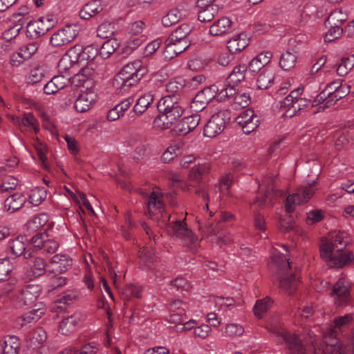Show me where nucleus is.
Masks as SVG:
<instances>
[{"instance_id":"23","label":"nucleus","mask_w":354,"mask_h":354,"mask_svg":"<svg viewBox=\"0 0 354 354\" xmlns=\"http://www.w3.org/2000/svg\"><path fill=\"white\" fill-rule=\"evenodd\" d=\"M26 198L21 192H16L9 196L4 201V209L13 213L19 210L26 203Z\"/></svg>"},{"instance_id":"38","label":"nucleus","mask_w":354,"mask_h":354,"mask_svg":"<svg viewBox=\"0 0 354 354\" xmlns=\"http://www.w3.org/2000/svg\"><path fill=\"white\" fill-rule=\"evenodd\" d=\"M297 59V52L288 50L281 54L279 60V66L284 71H290L295 67Z\"/></svg>"},{"instance_id":"7","label":"nucleus","mask_w":354,"mask_h":354,"mask_svg":"<svg viewBox=\"0 0 354 354\" xmlns=\"http://www.w3.org/2000/svg\"><path fill=\"white\" fill-rule=\"evenodd\" d=\"M337 332L329 330L324 337V343L315 348L313 354H347L346 346L337 338Z\"/></svg>"},{"instance_id":"58","label":"nucleus","mask_w":354,"mask_h":354,"mask_svg":"<svg viewBox=\"0 0 354 354\" xmlns=\"http://www.w3.org/2000/svg\"><path fill=\"white\" fill-rule=\"evenodd\" d=\"M18 185V180L14 177L5 178L0 184L1 192H9L16 189Z\"/></svg>"},{"instance_id":"34","label":"nucleus","mask_w":354,"mask_h":354,"mask_svg":"<svg viewBox=\"0 0 354 354\" xmlns=\"http://www.w3.org/2000/svg\"><path fill=\"white\" fill-rule=\"evenodd\" d=\"M153 101L154 97L153 94L151 93H145L138 99L133 111L136 115H142L146 112Z\"/></svg>"},{"instance_id":"60","label":"nucleus","mask_w":354,"mask_h":354,"mask_svg":"<svg viewBox=\"0 0 354 354\" xmlns=\"http://www.w3.org/2000/svg\"><path fill=\"white\" fill-rule=\"evenodd\" d=\"M298 13V19L299 24L304 25L311 19L313 12L311 6H305L302 8H299Z\"/></svg>"},{"instance_id":"20","label":"nucleus","mask_w":354,"mask_h":354,"mask_svg":"<svg viewBox=\"0 0 354 354\" xmlns=\"http://www.w3.org/2000/svg\"><path fill=\"white\" fill-rule=\"evenodd\" d=\"M51 28V24H46L38 19L27 23L26 35L30 38H39L44 35Z\"/></svg>"},{"instance_id":"19","label":"nucleus","mask_w":354,"mask_h":354,"mask_svg":"<svg viewBox=\"0 0 354 354\" xmlns=\"http://www.w3.org/2000/svg\"><path fill=\"white\" fill-rule=\"evenodd\" d=\"M82 319V316L80 313H74L62 320L59 326V331L62 335H68L74 333L77 326Z\"/></svg>"},{"instance_id":"1","label":"nucleus","mask_w":354,"mask_h":354,"mask_svg":"<svg viewBox=\"0 0 354 354\" xmlns=\"http://www.w3.org/2000/svg\"><path fill=\"white\" fill-rule=\"evenodd\" d=\"M350 243L348 234L343 231L331 232L329 239L322 240L320 255L326 261H330L337 268H341L354 260L352 251L346 250Z\"/></svg>"},{"instance_id":"40","label":"nucleus","mask_w":354,"mask_h":354,"mask_svg":"<svg viewBox=\"0 0 354 354\" xmlns=\"http://www.w3.org/2000/svg\"><path fill=\"white\" fill-rule=\"evenodd\" d=\"M247 67L245 65H238L235 66L233 71L228 75L226 82H230L233 85H236L245 79Z\"/></svg>"},{"instance_id":"47","label":"nucleus","mask_w":354,"mask_h":354,"mask_svg":"<svg viewBox=\"0 0 354 354\" xmlns=\"http://www.w3.org/2000/svg\"><path fill=\"white\" fill-rule=\"evenodd\" d=\"M150 153V145L147 140L141 142L134 149L133 159L140 161Z\"/></svg>"},{"instance_id":"30","label":"nucleus","mask_w":354,"mask_h":354,"mask_svg":"<svg viewBox=\"0 0 354 354\" xmlns=\"http://www.w3.org/2000/svg\"><path fill=\"white\" fill-rule=\"evenodd\" d=\"M147 214L150 218L158 213L162 214L165 211V207L162 200L154 192H151L147 202Z\"/></svg>"},{"instance_id":"16","label":"nucleus","mask_w":354,"mask_h":354,"mask_svg":"<svg viewBox=\"0 0 354 354\" xmlns=\"http://www.w3.org/2000/svg\"><path fill=\"white\" fill-rule=\"evenodd\" d=\"M200 120L198 114L185 117L175 126L174 131L178 136H185L196 128Z\"/></svg>"},{"instance_id":"51","label":"nucleus","mask_w":354,"mask_h":354,"mask_svg":"<svg viewBox=\"0 0 354 354\" xmlns=\"http://www.w3.org/2000/svg\"><path fill=\"white\" fill-rule=\"evenodd\" d=\"M99 46L95 44L82 46V62H88L95 58L98 53Z\"/></svg>"},{"instance_id":"49","label":"nucleus","mask_w":354,"mask_h":354,"mask_svg":"<svg viewBox=\"0 0 354 354\" xmlns=\"http://www.w3.org/2000/svg\"><path fill=\"white\" fill-rule=\"evenodd\" d=\"M82 46L76 44L71 47L64 55L67 56L74 64L82 63Z\"/></svg>"},{"instance_id":"25","label":"nucleus","mask_w":354,"mask_h":354,"mask_svg":"<svg viewBox=\"0 0 354 354\" xmlns=\"http://www.w3.org/2000/svg\"><path fill=\"white\" fill-rule=\"evenodd\" d=\"M20 343L17 337L7 336L0 341V354H18Z\"/></svg>"},{"instance_id":"46","label":"nucleus","mask_w":354,"mask_h":354,"mask_svg":"<svg viewBox=\"0 0 354 354\" xmlns=\"http://www.w3.org/2000/svg\"><path fill=\"white\" fill-rule=\"evenodd\" d=\"M354 67V56L342 57L341 62L337 65V73L339 76L347 75Z\"/></svg>"},{"instance_id":"13","label":"nucleus","mask_w":354,"mask_h":354,"mask_svg":"<svg viewBox=\"0 0 354 354\" xmlns=\"http://www.w3.org/2000/svg\"><path fill=\"white\" fill-rule=\"evenodd\" d=\"M40 295V289L37 285H28L22 288L15 297V301L19 306L33 304Z\"/></svg>"},{"instance_id":"42","label":"nucleus","mask_w":354,"mask_h":354,"mask_svg":"<svg viewBox=\"0 0 354 354\" xmlns=\"http://www.w3.org/2000/svg\"><path fill=\"white\" fill-rule=\"evenodd\" d=\"M120 44L117 39L111 38L106 40L101 46L100 50V55L104 58H108L119 47Z\"/></svg>"},{"instance_id":"6","label":"nucleus","mask_w":354,"mask_h":354,"mask_svg":"<svg viewBox=\"0 0 354 354\" xmlns=\"http://www.w3.org/2000/svg\"><path fill=\"white\" fill-rule=\"evenodd\" d=\"M231 119V111L223 109L213 114L203 128V134L209 138H214L221 133Z\"/></svg>"},{"instance_id":"21","label":"nucleus","mask_w":354,"mask_h":354,"mask_svg":"<svg viewBox=\"0 0 354 354\" xmlns=\"http://www.w3.org/2000/svg\"><path fill=\"white\" fill-rule=\"evenodd\" d=\"M247 34L241 32L234 35L228 41L227 48L232 54L239 53L249 45Z\"/></svg>"},{"instance_id":"35","label":"nucleus","mask_w":354,"mask_h":354,"mask_svg":"<svg viewBox=\"0 0 354 354\" xmlns=\"http://www.w3.org/2000/svg\"><path fill=\"white\" fill-rule=\"evenodd\" d=\"M210 170V165L208 162L198 164L191 169L189 178L191 181L197 183H201L202 179L209 174Z\"/></svg>"},{"instance_id":"5","label":"nucleus","mask_w":354,"mask_h":354,"mask_svg":"<svg viewBox=\"0 0 354 354\" xmlns=\"http://www.w3.org/2000/svg\"><path fill=\"white\" fill-rule=\"evenodd\" d=\"M168 232L173 238L180 239L183 244L190 251L196 252L199 245V240L193 232L187 227L185 221L171 222L168 225Z\"/></svg>"},{"instance_id":"11","label":"nucleus","mask_w":354,"mask_h":354,"mask_svg":"<svg viewBox=\"0 0 354 354\" xmlns=\"http://www.w3.org/2000/svg\"><path fill=\"white\" fill-rule=\"evenodd\" d=\"M330 296L333 298L337 306L343 307L349 305L351 302V295L347 281L340 278L333 285Z\"/></svg>"},{"instance_id":"59","label":"nucleus","mask_w":354,"mask_h":354,"mask_svg":"<svg viewBox=\"0 0 354 354\" xmlns=\"http://www.w3.org/2000/svg\"><path fill=\"white\" fill-rule=\"evenodd\" d=\"M12 268L10 261L7 259H1L0 262V282L6 281L12 276Z\"/></svg>"},{"instance_id":"29","label":"nucleus","mask_w":354,"mask_h":354,"mask_svg":"<svg viewBox=\"0 0 354 354\" xmlns=\"http://www.w3.org/2000/svg\"><path fill=\"white\" fill-rule=\"evenodd\" d=\"M190 45V41H165L164 53L166 56L171 58L184 52Z\"/></svg>"},{"instance_id":"17","label":"nucleus","mask_w":354,"mask_h":354,"mask_svg":"<svg viewBox=\"0 0 354 354\" xmlns=\"http://www.w3.org/2000/svg\"><path fill=\"white\" fill-rule=\"evenodd\" d=\"M26 241L27 239L25 236H19L10 240L8 247L16 257L24 255V259H29L32 257V252L31 249H26Z\"/></svg>"},{"instance_id":"36","label":"nucleus","mask_w":354,"mask_h":354,"mask_svg":"<svg viewBox=\"0 0 354 354\" xmlns=\"http://www.w3.org/2000/svg\"><path fill=\"white\" fill-rule=\"evenodd\" d=\"M156 257L153 249L145 248L140 252V266L148 269L155 266Z\"/></svg>"},{"instance_id":"43","label":"nucleus","mask_w":354,"mask_h":354,"mask_svg":"<svg viewBox=\"0 0 354 354\" xmlns=\"http://www.w3.org/2000/svg\"><path fill=\"white\" fill-rule=\"evenodd\" d=\"M16 122L19 126L32 127L35 133L39 131L38 120L31 113H24L21 119L17 118Z\"/></svg>"},{"instance_id":"26","label":"nucleus","mask_w":354,"mask_h":354,"mask_svg":"<svg viewBox=\"0 0 354 354\" xmlns=\"http://www.w3.org/2000/svg\"><path fill=\"white\" fill-rule=\"evenodd\" d=\"M232 22L226 17H223L215 21L209 27V34L213 36H220L228 32L232 28Z\"/></svg>"},{"instance_id":"22","label":"nucleus","mask_w":354,"mask_h":354,"mask_svg":"<svg viewBox=\"0 0 354 354\" xmlns=\"http://www.w3.org/2000/svg\"><path fill=\"white\" fill-rule=\"evenodd\" d=\"M41 305V304H35V307L38 306V308H34L32 310L17 317L16 319L17 324L21 327H23L28 324L35 323L37 322L45 313V309L44 308L39 307Z\"/></svg>"},{"instance_id":"62","label":"nucleus","mask_w":354,"mask_h":354,"mask_svg":"<svg viewBox=\"0 0 354 354\" xmlns=\"http://www.w3.org/2000/svg\"><path fill=\"white\" fill-rule=\"evenodd\" d=\"M3 283L1 287V293L3 295L8 296L9 294L15 289L17 283V279L13 276L9 277Z\"/></svg>"},{"instance_id":"3","label":"nucleus","mask_w":354,"mask_h":354,"mask_svg":"<svg viewBox=\"0 0 354 354\" xmlns=\"http://www.w3.org/2000/svg\"><path fill=\"white\" fill-rule=\"evenodd\" d=\"M146 68L142 66L140 60H136L126 64L114 77L113 86L116 89L126 91L127 88L136 84L145 75Z\"/></svg>"},{"instance_id":"48","label":"nucleus","mask_w":354,"mask_h":354,"mask_svg":"<svg viewBox=\"0 0 354 354\" xmlns=\"http://www.w3.org/2000/svg\"><path fill=\"white\" fill-rule=\"evenodd\" d=\"M351 86L347 84H342L339 88H335V93L333 95L332 99L328 103L329 105H334L338 100L345 97L351 93Z\"/></svg>"},{"instance_id":"53","label":"nucleus","mask_w":354,"mask_h":354,"mask_svg":"<svg viewBox=\"0 0 354 354\" xmlns=\"http://www.w3.org/2000/svg\"><path fill=\"white\" fill-rule=\"evenodd\" d=\"M273 192L274 189L272 188L268 189L264 194L257 196L252 204L257 205L260 209H263L266 206L267 201L272 200Z\"/></svg>"},{"instance_id":"33","label":"nucleus","mask_w":354,"mask_h":354,"mask_svg":"<svg viewBox=\"0 0 354 354\" xmlns=\"http://www.w3.org/2000/svg\"><path fill=\"white\" fill-rule=\"evenodd\" d=\"M102 10L98 1H93L86 3L80 11V17L82 19L88 20L97 15Z\"/></svg>"},{"instance_id":"27","label":"nucleus","mask_w":354,"mask_h":354,"mask_svg":"<svg viewBox=\"0 0 354 354\" xmlns=\"http://www.w3.org/2000/svg\"><path fill=\"white\" fill-rule=\"evenodd\" d=\"M193 27L188 24H183L178 26L170 36L165 40L166 42L189 41L187 38L192 32Z\"/></svg>"},{"instance_id":"12","label":"nucleus","mask_w":354,"mask_h":354,"mask_svg":"<svg viewBox=\"0 0 354 354\" xmlns=\"http://www.w3.org/2000/svg\"><path fill=\"white\" fill-rule=\"evenodd\" d=\"M218 88L215 85L207 86L200 91L191 102V109L196 113L203 111L215 97Z\"/></svg>"},{"instance_id":"24","label":"nucleus","mask_w":354,"mask_h":354,"mask_svg":"<svg viewBox=\"0 0 354 354\" xmlns=\"http://www.w3.org/2000/svg\"><path fill=\"white\" fill-rule=\"evenodd\" d=\"M68 79L63 75L54 76L50 80L45 83L43 88L44 92L47 95H52L57 93L59 90L64 88L67 85Z\"/></svg>"},{"instance_id":"44","label":"nucleus","mask_w":354,"mask_h":354,"mask_svg":"<svg viewBox=\"0 0 354 354\" xmlns=\"http://www.w3.org/2000/svg\"><path fill=\"white\" fill-rule=\"evenodd\" d=\"M272 303V299L269 297L257 301L253 308L254 315L260 318L262 317L263 314L270 308Z\"/></svg>"},{"instance_id":"41","label":"nucleus","mask_w":354,"mask_h":354,"mask_svg":"<svg viewBox=\"0 0 354 354\" xmlns=\"http://www.w3.org/2000/svg\"><path fill=\"white\" fill-rule=\"evenodd\" d=\"M46 189L43 187H37L30 190L29 194V202L32 205L37 206L46 199Z\"/></svg>"},{"instance_id":"54","label":"nucleus","mask_w":354,"mask_h":354,"mask_svg":"<svg viewBox=\"0 0 354 354\" xmlns=\"http://www.w3.org/2000/svg\"><path fill=\"white\" fill-rule=\"evenodd\" d=\"M254 116H258L254 113V110L248 109L241 112L239 115L236 118V121L240 127L249 124L250 121H252Z\"/></svg>"},{"instance_id":"45","label":"nucleus","mask_w":354,"mask_h":354,"mask_svg":"<svg viewBox=\"0 0 354 354\" xmlns=\"http://www.w3.org/2000/svg\"><path fill=\"white\" fill-rule=\"evenodd\" d=\"M115 32V24L106 21L101 24L97 28V35L102 39H111Z\"/></svg>"},{"instance_id":"61","label":"nucleus","mask_w":354,"mask_h":354,"mask_svg":"<svg viewBox=\"0 0 354 354\" xmlns=\"http://www.w3.org/2000/svg\"><path fill=\"white\" fill-rule=\"evenodd\" d=\"M342 34H344V29L337 25L331 26L328 31L326 33L325 41H332L338 39Z\"/></svg>"},{"instance_id":"28","label":"nucleus","mask_w":354,"mask_h":354,"mask_svg":"<svg viewBox=\"0 0 354 354\" xmlns=\"http://www.w3.org/2000/svg\"><path fill=\"white\" fill-rule=\"evenodd\" d=\"M46 338V331L42 328H37L28 333L26 341L29 347L35 349L39 348Z\"/></svg>"},{"instance_id":"4","label":"nucleus","mask_w":354,"mask_h":354,"mask_svg":"<svg viewBox=\"0 0 354 354\" xmlns=\"http://www.w3.org/2000/svg\"><path fill=\"white\" fill-rule=\"evenodd\" d=\"M272 260L277 266L279 288L288 295H292L297 288L299 281L295 274H288L290 268V262L281 254L273 255Z\"/></svg>"},{"instance_id":"63","label":"nucleus","mask_w":354,"mask_h":354,"mask_svg":"<svg viewBox=\"0 0 354 354\" xmlns=\"http://www.w3.org/2000/svg\"><path fill=\"white\" fill-rule=\"evenodd\" d=\"M324 218V212L321 209H314L307 213L306 223L308 225H313L321 221Z\"/></svg>"},{"instance_id":"10","label":"nucleus","mask_w":354,"mask_h":354,"mask_svg":"<svg viewBox=\"0 0 354 354\" xmlns=\"http://www.w3.org/2000/svg\"><path fill=\"white\" fill-rule=\"evenodd\" d=\"M80 28L75 24H68L55 32L50 38V44L61 47L73 41L79 35Z\"/></svg>"},{"instance_id":"50","label":"nucleus","mask_w":354,"mask_h":354,"mask_svg":"<svg viewBox=\"0 0 354 354\" xmlns=\"http://www.w3.org/2000/svg\"><path fill=\"white\" fill-rule=\"evenodd\" d=\"M180 19V12L178 9H172L162 17V24L165 27H169L178 22Z\"/></svg>"},{"instance_id":"55","label":"nucleus","mask_w":354,"mask_h":354,"mask_svg":"<svg viewBox=\"0 0 354 354\" xmlns=\"http://www.w3.org/2000/svg\"><path fill=\"white\" fill-rule=\"evenodd\" d=\"M121 297L126 304L127 301H129L131 297H140V292L136 286L133 285H127L122 288L120 292Z\"/></svg>"},{"instance_id":"56","label":"nucleus","mask_w":354,"mask_h":354,"mask_svg":"<svg viewBox=\"0 0 354 354\" xmlns=\"http://www.w3.org/2000/svg\"><path fill=\"white\" fill-rule=\"evenodd\" d=\"M327 91H328L326 90V88H324V89L322 91H321L313 100V106H317L322 103H324L323 109L331 106L332 105H329V104L328 103V102H329L330 99H332V97L330 95L331 93H327Z\"/></svg>"},{"instance_id":"32","label":"nucleus","mask_w":354,"mask_h":354,"mask_svg":"<svg viewBox=\"0 0 354 354\" xmlns=\"http://www.w3.org/2000/svg\"><path fill=\"white\" fill-rule=\"evenodd\" d=\"M30 259L31 261L29 265L31 277L37 278L43 275L47 270V264L44 259L33 255Z\"/></svg>"},{"instance_id":"52","label":"nucleus","mask_w":354,"mask_h":354,"mask_svg":"<svg viewBox=\"0 0 354 354\" xmlns=\"http://www.w3.org/2000/svg\"><path fill=\"white\" fill-rule=\"evenodd\" d=\"M46 238H48L46 232H38L32 237L31 243L33 248L30 249L32 254L37 250L43 249Z\"/></svg>"},{"instance_id":"18","label":"nucleus","mask_w":354,"mask_h":354,"mask_svg":"<svg viewBox=\"0 0 354 354\" xmlns=\"http://www.w3.org/2000/svg\"><path fill=\"white\" fill-rule=\"evenodd\" d=\"M50 263L53 268L48 271L55 274H61L71 267L72 259L66 254H57L51 258Z\"/></svg>"},{"instance_id":"39","label":"nucleus","mask_w":354,"mask_h":354,"mask_svg":"<svg viewBox=\"0 0 354 354\" xmlns=\"http://www.w3.org/2000/svg\"><path fill=\"white\" fill-rule=\"evenodd\" d=\"M219 8L217 5H210L209 7L198 8V19L202 23H208L212 21L218 14Z\"/></svg>"},{"instance_id":"57","label":"nucleus","mask_w":354,"mask_h":354,"mask_svg":"<svg viewBox=\"0 0 354 354\" xmlns=\"http://www.w3.org/2000/svg\"><path fill=\"white\" fill-rule=\"evenodd\" d=\"M236 85H233L230 82H226V86L223 88L221 91L218 89L217 93L220 96L221 100H225L226 98L234 97L237 95Z\"/></svg>"},{"instance_id":"2","label":"nucleus","mask_w":354,"mask_h":354,"mask_svg":"<svg viewBox=\"0 0 354 354\" xmlns=\"http://www.w3.org/2000/svg\"><path fill=\"white\" fill-rule=\"evenodd\" d=\"M178 95L162 97L157 104L159 115L153 120L154 127L168 129L177 121L185 111Z\"/></svg>"},{"instance_id":"31","label":"nucleus","mask_w":354,"mask_h":354,"mask_svg":"<svg viewBox=\"0 0 354 354\" xmlns=\"http://www.w3.org/2000/svg\"><path fill=\"white\" fill-rule=\"evenodd\" d=\"M274 80V73L272 69L263 68L259 73L257 79V86L259 89H268L273 84Z\"/></svg>"},{"instance_id":"8","label":"nucleus","mask_w":354,"mask_h":354,"mask_svg":"<svg viewBox=\"0 0 354 354\" xmlns=\"http://www.w3.org/2000/svg\"><path fill=\"white\" fill-rule=\"evenodd\" d=\"M270 333L279 340L283 341L292 354H306V348L297 335L277 327L270 328Z\"/></svg>"},{"instance_id":"14","label":"nucleus","mask_w":354,"mask_h":354,"mask_svg":"<svg viewBox=\"0 0 354 354\" xmlns=\"http://www.w3.org/2000/svg\"><path fill=\"white\" fill-rule=\"evenodd\" d=\"M100 344L95 342H76L64 350L65 354H97Z\"/></svg>"},{"instance_id":"9","label":"nucleus","mask_w":354,"mask_h":354,"mask_svg":"<svg viewBox=\"0 0 354 354\" xmlns=\"http://www.w3.org/2000/svg\"><path fill=\"white\" fill-rule=\"evenodd\" d=\"M315 181L308 184V186H301L297 192L289 195L286 200L285 207L287 212L290 213L295 210V205L304 204L313 196L315 193L314 185Z\"/></svg>"},{"instance_id":"15","label":"nucleus","mask_w":354,"mask_h":354,"mask_svg":"<svg viewBox=\"0 0 354 354\" xmlns=\"http://www.w3.org/2000/svg\"><path fill=\"white\" fill-rule=\"evenodd\" d=\"M96 97L97 95L95 92L87 87L86 91L79 94L75 100L74 104L75 110L80 113L86 112L95 102Z\"/></svg>"},{"instance_id":"64","label":"nucleus","mask_w":354,"mask_h":354,"mask_svg":"<svg viewBox=\"0 0 354 354\" xmlns=\"http://www.w3.org/2000/svg\"><path fill=\"white\" fill-rule=\"evenodd\" d=\"M354 319L353 314H346L344 316L337 317L334 319L335 327L340 328L341 327L347 326Z\"/></svg>"},{"instance_id":"37","label":"nucleus","mask_w":354,"mask_h":354,"mask_svg":"<svg viewBox=\"0 0 354 354\" xmlns=\"http://www.w3.org/2000/svg\"><path fill=\"white\" fill-rule=\"evenodd\" d=\"M185 86V80L181 77H175L166 84V90L170 93L168 95H178L180 99V94Z\"/></svg>"}]
</instances>
